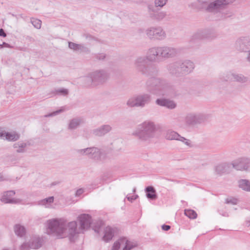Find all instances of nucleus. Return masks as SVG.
<instances>
[{
  "mask_svg": "<svg viewBox=\"0 0 250 250\" xmlns=\"http://www.w3.org/2000/svg\"><path fill=\"white\" fill-rule=\"evenodd\" d=\"M235 0H197L202 9L211 13L218 20H222L233 16L228 9V5Z\"/></svg>",
  "mask_w": 250,
  "mask_h": 250,
  "instance_id": "1",
  "label": "nucleus"
},
{
  "mask_svg": "<svg viewBox=\"0 0 250 250\" xmlns=\"http://www.w3.org/2000/svg\"><path fill=\"white\" fill-rule=\"evenodd\" d=\"M66 221L63 219H54L48 221V234H53L58 238H63L68 235L69 240L74 242L75 236L79 232L77 231V224L76 221L69 222L66 228Z\"/></svg>",
  "mask_w": 250,
  "mask_h": 250,
  "instance_id": "2",
  "label": "nucleus"
},
{
  "mask_svg": "<svg viewBox=\"0 0 250 250\" xmlns=\"http://www.w3.org/2000/svg\"><path fill=\"white\" fill-rule=\"evenodd\" d=\"M159 125L151 120H146L138 125L137 129L132 133L140 142L150 143L154 139L157 138Z\"/></svg>",
  "mask_w": 250,
  "mask_h": 250,
  "instance_id": "3",
  "label": "nucleus"
},
{
  "mask_svg": "<svg viewBox=\"0 0 250 250\" xmlns=\"http://www.w3.org/2000/svg\"><path fill=\"white\" fill-rule=\"evenodd\" d=\"M194 68L193 62L188 60H178L167 66L168 72L172 75L180 77L191 73Z\"/></svg>",
  "mask_w": 250,
  "mask_h": 250,
  "instance_id": "4",
  "label": "nucleus"
},
{
  "mask_svg": "<svg viewBox=\"0 0 250 250\" xmlns=\"http://www.w3.org/2000/svg\"><path fill=\"white\" fill-rule=\"evenodd\" d=\"M145 87L147 91L152 94L164 96L167 94L168 84L163 79L151 77L146 81Z\"/></svg>",
  "mask_w": 250,
  "mask_h": 250,
  "instance_id": "5",
  "label": "nucleus"
},
{
  "mask_svg": "<svg viewBox=\"0 0 250 250\" xmlns=\"http://www.w3.org/2000/svg\"><path fill=\"white\" fill-rule=\"evenodd\" d=\"M148 59L146 56H138L134 62L136 70L146 76H153L158 73V70L153 65L148 64Z\"/></svg>",
  "mask_w": 250,
  "mask_h": 250,
  "instance_id": "6",
  "label": "nucleus"
},
{
  "mask_svg": "<svg viewBox=\"0 0 250 250\" xmlns=\"http://www.w3.org/2000/svg\"><path fill=\"white\" fill-rule=\"evenodd\" d=\"M109 74L104 69L97 70L90 73L84 80L88 86H96L105 83L109 78Z\"/></svg>",
  "mask_w": 250,
  "mask_h": 250,
  "instance_id": "7",
  "label": "nucleus"
},
{
  "mask_svg": "<svg viewBox=\"0 0 250 250\" xmlns=\"http://www.w3.org/2000/svg\"><path fill=\"white\" fill-rule=\"evenodd\" d=\"M76 151L80 155L87 156L90 159L98 162H104L107 158L106 154L96 147L77 149Z\"/></svg>",
  "mask_w": 250,
  "mask_h": 250,
  "instance_id": "8",
  "label": "nucleus"
},
{
  "mask_svg": "<svg viewBox=\"0 0 250 250\" xmlns=\"http://www.w3.org/2000/svg\"><path fill=\"white\" fill-rule=\"evenodd\" d=\"M152 97L149 93H144L131 98L127 101V105L130 107H144L150 103Z\"/></svg>",
  "mask_w": 250,
  "mask_h": 250,
  "instance_id": "9",
  "label": "nucleus"
},
{
  "mask_svg": "<svg viewBox=\"0 0 250 250\" xmlns=\"http://www.w3.org/2000/svg\"><path fill=\"white\" fill-rule=\"evenodd\" d=\"M146 34L150 40L162 41L167 37L166 32L161 26H152L147 28Z\"/></svg>",
  "mask_w": 250,
  "mask_h": 250,
  "instance_id": "10",
  "label": "nucleus"
},
{
  "mask_svg": "<svg viewBox=\"0 0 250 250\" xmlns=\"http://www.w3.org/2000/svg\"><path fill=\"white\" fill-rule=\"evenodd\" d=\"M182 50L180 47H174L171 46H160L161 58L167 59L173 58L179 55Z\"/></svg>",
  "mask_w": 250,
  "mask_h": 250,
  "instance_id": "11",
  "label": "nucleus"
},
{
  "mask_svg": "<svg viewBox=\"0 0 250 250\" xmlns=\"http://www.w3.org/2000/svg\"><path fill=\"white\" fill-rule=\"evenodd\" d=\"M232 167L238 171H250V158L247 157H239L231 163Z\"/></svg>",
  "mask_w": 250,
  "mask_h": 250,
  "instance_id": "12",
  "label": "nucleus"
},
{
  "mask_svg": "<svg viewBox=\"0 0 250 250\" xmlns=\"http://www.w3.org/2000/svg\"><path fill=\"white\" fill-rule=\"evenodd\" d=\"M148 13L150 19L157 21H160L167 16L165 11H158L153 5L148 4L147 6Z\"/></svg>",
  "mask_w": 250,
  "mask_h": 250,
  "instance_id": "13",
  "label": "nucleus"
},
{
  "mask_svg": "<svg viewBox=\"0 0 250 250\" xmlns=\"http://www.w3.org/2000/svg\"><path fill=\"white\" fill-rule=\"evenodd\" d=\"M121 246H124L123 250H130L137 247V245L136 243L128 241L125 237H122L114 243L111 250H119Z\"/></svg>",
  "mask_w": 250,
  "mask_h": 250,
  "instance_id": "14",
  "label": "nucleus"
},
{
  "mask_svg": "<svg viewBox=\"0 0 250 250\" xmlns=\"http://www.w3.org/2000/svg\"><path fill=\"white\" fill-rule=\"evenodd\" d=\"M236 49L241 52H248L250 50V39L249 37H241L235 42Z\"/></svg>",
  "mask_w": 250,
  "mask_h": 250,
  "instance_id": "15",
  "label": "nucleus"
},
{
  "mask_svg": "<svg viewBox=\"0 0 250 250\" xmlns=\"http://www.w3.org/2000/svg\"><path fill=\"white\" fill-rule=\"evenodd\" d=\"M204 40H205V37L203 28H202L198 30L192 34L189 42L192 46H196L198 45L199 41Z\"/></svg>",
  "mask_w": 250,
  "mask_h": 250,
  "instance_id": "16",
  "label": "nucleus"
},
{
  "mask_svg": "<svg viewBox=\"0 0 250 250\" xmlns=\"http://www.w3.org/2000/svg\"><path fill=\"white\" fill-rule=\"evenodd\" d=\"M160 46H155L150 48L146 53V57L150 62H155L160 57Z\"/></svg>",
  "mask_w": 250,
  "mask_h": 250,
  "instance_id": "17",
  "label": "nucleus"
},
{
  "mask_svg": "<svg viewBox=\"0 0 250 250\" xmlns=\"http://www.w3.org/2000/svg\"><path fill=\"white\" fill-rule=\"evenodd\" d=\"M15 194L14 190H9L3 193L0 200L4 203L16 204L21 202L20 199L11 198V197Z\"/></svg>",
  "mask_w": 250,
  "mask_h": 250,
  "instance_id": "18",
  "label": "nucleus"
},
{
  "mask_svg": "<svg viewBox=\"0 0 250 250\" xmlns=\"http://www.w3.org/2000/svg\"><path fill=\"white\" fill-rule=\"evenodd\" d=\"M155 103L157 105L166 107L169 109H174L177 107L176 103L174 101L168 99H157Z\"/></svg>",
  "mask_w": 250,
  "mask_h": 250,
  "instance_id": "19",
  "label": "nucleus"
},
{
  "mask_svg": "<svg viewBox=\"0 0 250 250\" xmlns=\"http://www.w3.org/2000/svg\"><path fill=\"white\" fill-rule=\"evenodd\" d=\"M78 218L81 229L84 230L90 227L92 222L90 215L87 214H83L80 215Z\"/></svg>",
  "mask_w": 250,
  "mask_h": 250,
  "instance_id": "20",
  "label": "nucleus"
},
{
  "mask_svg": "<svg viewBox=\"0 0 250 250\" xmlns=\"http://www.w3.org/2000/svg\"><path fill=\"white\" fill-rule=\"evenodd\" d=\"M112 127L108 125H104L92 130V133L97 136H103L110 132Z\"/></svg>",
  "mask_w": 250,
  "mask_h": 250,
  "instance_id": "21",
  "label": "nucleus"
},
{
  "mask_svg": "<svg viewBox=\"0 0 250 250\" xmlns=\"http://www.w3.org/2000/svg\"><path fill=\"white\" fill-rule=\"evenodd\" d=\"M117 229L110 226H107L104 229V235L103 239L104 241L108 242L110 241L114 236L116 232Z\"/></svg>",
  "mask_w": 250,
  "mask_h": 250,
  "instance_id": "22",
  "label": "nucleus"
},
{
  "mask_svg": "<svg viewBox=\"0 0 250 250\" xmlns=\"http://www.w3.org/2000/svg\"><path fill=\"white\" fill-rule=\"evenodd\" d=\"M203 30L205 40H214L218 36L217 33L215 30L212 28H203Z\"/></svg>",
  "mask_w": 250,
  "mask_h": 250,
  "instance_id": "23",
  "label": "nucleus"
},
{
  "mask_svg": "<svg viewBox=\"0 0 250 250\" xmlns=\"http://www.w3.org/2000/svg\"><path fill=\"white\" fill-rule=\"evenodd\" d=\"M185 121L188 125H197L196 113H188L185 118Z\"/></svg>",
  "mask_w": 250,
  "mask_h": 250,
  "instance_id": "24",
  "label": "nucleus"
},
{
  "mask_svg": "<svg viewBox=\"0 0 250 250\" xmlns=\"http://www.w3.org/2000/svg\"><path fill=\"white\" fill-rule=\"evenodd\" d=\"M83 123V120L81 118H75L70 120L68 128L70 130H74L77 128L79 125Z\"/></svg>",
  "mask_w": 250,
  "mask_h": 250,
  "instance_id": "25",
  "label": "nucleus"
},
{
  "mask_svg": "<svg viewBox=\"0 0 250 250\" xmlns=\"http://www.w3.org/2000/svg\"><path fill=\"white\" fill-rule=\"evenodd\" d=\"M231 166V163H223L219 164L215 167V171L218 174H222L227 172Z\"/></svg>",
  "mask_w": 250,
  "mask_h": 250,
  "instance_id": "26",
  "label": "nucleus"
},
{
  "mask_svg": "<svg viewBox=\"0 0 250 250\" xmlns=\"http://www.w3.org/2000/svg\"><path fill=\"white\" fill-rule=\"evenodd\" d=\"M145 190L148 199L154 200L157 198L156 191L154 187L148 186L146 188Z\"/></svg>",
  "mask_w": 250,
  "mask_h": 250,
  "instance_id": "27",
  "label": "nucleus"
},
{
  "mask_svg": "<svg viewBox=\"0 0 250 250\" xmlns=\"http://www.w3.org/2000/svg\"><path fill=\"white\" fill-rule=\"evenodd\" d=\"M68 47L70 49L75 51H80L82 52H89L87 47L81 44H77L71 42H68Z\"/></svg>",
  "mask_w": 250,
  "mask_h": 250,
  "instance_id": "28",
  "label": "nucleus"
},
{
  "mask_svg": "<svg viewBox=\"0 0 250 250\" xmlns=\"http://www.w3.org/2000/svg\"><path fill=\"white\" fill-rule=\"evenodd\" d=\"M27 145L26 143L21 141L15 143L13 146L16 149V152L18 153H23L26 152V149Z\"/></svg>",
  "mask_w": 250,
  "mask_h": 250,
  "instance_id": "29",
  "label": "nucleus"
},
{
  "mask_svg": "<svg viewBox=\"0 0 250 250\" xmlns=\"http://www.w3.org/2000/svg\"><path fill=\"white\" fill-rule=\"evenodd\" d=\"M238 187L242 190L250 192V181L247 179H240L238 182Z\"/></svg>",
  "mask_w": 250,
  "mask_h": 250,
  "instance_id": "30",
  "label": "nucleus"
},
{
  "mask_svg": "<svg viewBox=\"0 0 250 250\" xmlns=\"http://www.w3.org/2000/svg\"><path fill=\"white\" fill-rule=\"evenodd\" d=\"M179 134L172 130H168L166 131L165 138L167 140H176L179 136Z\"/></svg>",
  "mask_w": 250,
  "mask_h": 250,
  "instance_id": "31",
  "label": "nucleus"
},
{
  "mask_svg": "<svg viewBox=\"0 0 250 250\" xmlns=\"http://www.w3.org/2000/svg\"><path fill=\"white\" fill-rule=\"evenodd\" d=\"M31 249H38L41 247L42 243L39 237H34L28 243Z\"/></svg>",
  "mask_w": 250,
  "mask_h": 250,
  "instance_id": "32",
  "label": "nucleus"
},
{
  "mask_svg": "<svg viewBox=\"0 0 250 250\" xmlns=\"http://www.w3.org/2000/svg\"><path fill=\"white\" fill-rule=\"evenodd\" d=\"M233 73L231 72H227L220 74L219 81L222 82L233 81Z\"/></svg>",
  "mask_w": 250,
  "mask_h": 250,
  "instance_id": "33",
  "label": "nucleus"
},
{
  "mask_svg": "<svg viewBox=\"0 0 250 250\" xmlns=\"http://www.w3.org/2000/svg\"><path fill=\"white\" fill-rule=\"evenodd\" d=\"M14 229L15 233L17 236L22 237L25 235L26 230L23 226L20 224H16L15 225Z\"/></svg>",
  "mask_w": 250,
  "mask_h": 250,
  "instance_id": "34",
  "label": "nucleus"
},
{
  "mask_svg": "<svg viewBox=\"0 0 250 250\" xmlns=\"http://www.w3.org/2000/svg\"><path fill=\"white\" fill-rule=\"evenodd\" d=\"M233 80L240 83H245L248 81V78L242 74L233 73Z\"/></svg>",
  "mask_w": 250,
  "mask_h": 250,
  "instance_id": "35",
  "label": "nucleus"
},
{
  "mask_svg": "<svg viewBox=\"0 0 250 250\" xmlns=\"http://www.w3.org/2000/svg\"><path fill=\"white\" fill-rule=\"evenodd\" d=\"M54 198L50 196L48 198L40 200L38 202L39 205L44 206L46 208H49L51 204L54 202Z\"/></svg>",
  "mask_w": 250,
  "mask_h": 250,
  "instance_id": "36",
  "label": "nucleus"
},
{
  "mask_svg": "<svg viewBox=\"0 0 250 250\" xmlns=\"http://www.w3.org/2000/svg\"><path fill=\"white\" fill-rule=\"evenodd\" d=\"M6 140L10 141H16L19 139L20 137V134L17 133L6 132L4 135Z\"/></svg>",
  "mask_w": 250,
  "mask_h": 250,
  "instance_id": "37",
  "label": "nucleus"
},
{
  "mask_svg": "<svg viewBox=\"0 0 250 250\" xmlns=\"http://www.w3.org/2000/svg\"><path fill=\"white\" fill-rule=\"evenodd\" d=\"M197 124L204 123L208 120V115L204 113H196Z\"/></svg>",
  "mask_w": 250,
  "mask_h": 250,
  "instance_id": "38",
  "label": "nucleus"
},
{
  "mask_svg": "<svg viewBox=\"0 0 250 250\" xmlns=\"http://www.w3.org/2000/svg\"><path fill=\"white\" fill-rule=\"evenodd\" d=\"M177 141H180V142L183 143L184 145H185L186 146H187L188 147H191L192 146V142L190 140L187 139V138L181 136L180 135H179V137H178Z\"/></svg>",
  "mask_w": 250,
  "mask_h": 250,
  "instance_id": "39",
  "label": "nucleus"
},
{
  "mask_svg": "<svg viewBox=\"0 0 250 250\" xmlns=\"http://www.w3.org/2000/svg\"><path fill=\"white\" fill-rule=\"evenodd\" d=\"M185 214L190 219H194L197 218L196 212L192 209H185Z\"/></svg>",
  "mask_w": 250,
  "mask_h": 250,
  "instance_id": "40",
  "label": "nucleus"
},
{
  "mask_svg": "<svg viewBox=\"0 0 250 250\" xmlns=\"http://www.w3.org/2000/svg\"><path fill=\"white\" fill-rule=\"evenodd\" d=\"M30 22L35 28L38 29L41 28L42 21L40 20L34 18H31Z\"/></svg>",
  "mask_w": 250,
  "mask_h": 250,
  "instance_id": "41",
  "label": "nucleus"
},
{
  "mask_svg": "<svg viewBox=\"0 0 250 250\" xmlns=\"http://www.w3.org/2000/svg\"><path fill=\"white\" fill-rule=\"evenodd\" d=\"M55 93L56 94L65 96L68 94V90L65 88H59L55 90Z\"/></svg>",
  "mask_w": 250,
  "mask_h": 250,
  "instance_id": "42",
  "label": "nucleus"
},
{
  "mask_svg": "<svg viewBox=\"0 0 250 250\" xmlns=\"http://www.w3.org/2000/svg\"><path fill=\"white\" fill-rule=\"evenodd\" d=\"M167 1V0H155V7H162L166 5Z\"/></svg>",
  "mask_w": 250,
  "mask_h": 250,
  "instance_id": "43",
  "label": "nucleus"
},
{
  "mask_svg": "<svg viewBox=\"0 0 250 250\" xmlns=\"http://www.w3.org/2000/svg\"><path fill=\"white\" fill-rule=\"evenodd\" d=\"M106 57V55L104 53L95 54L94 58L99 61H104Z\"/></svg>",
  "mask_w": 250,
  "mask_h": 250,
  "instance_id": "44",
  "label": "nucleus"
},
{
  "mask_svg": "<svg viewBox=\"0 0 250 250\" xmlns=\"http://www.w3.org/2000/svg\"><path fill=\"white\" fill-rule=\"evenodd\" d=\"M64 111V109L63 108H61V109H60L59 110H57L55 111H54L51 113H49L47 115H46L45 116V117H52V116H56L58 114H59V113L63 112Z\"/></svg>",
  "mask_w": 250,
  "mask_h": 250,
  "instance_id": "45",
  "label": "nucleus"
},
{
  "mask_svg": "<svg viewBox=\"0 0 250 250\" xmlns=\"http://www.w3.org/2000/svg\"><path fill=\"white\" fill-rule=\"evenodd\" d=\"M238 200L237 199L234 198H227L226 200V203L231 204L232 205H236L237 204Z\"/></svg>",
  "mask_w": 250,
  "mask_h": 250,
  "instance_id": "46",
  "label": "nucleus"
},
{
  "mask_svg": "<svg viewBox=\"0 0 250 250\" xmlns=\"http://www.w3.org/2000/svg\"><path fill=\"white\" fill-rule=\"evenodd\" d=\"M30 249V244L28 243H24L21 246L20 250H29Z\"/></svg>",
  "mask_w": 250,
  "mask_h": 250,
  "instance_id": "47",
  "label": "nucleus"
},
{
  "mask_svg": "<svg viewBox=\"0 0 250 250\" xmlns=\"http://www.w3.org/2000/svg\"><path fill=\"white\" fill-rule=\"evenodd\" d=\"M83 38H84L87 41H90L94 40V37H93L91 35L87 34V33L83 34Z\"/></svg>",
  "mask_w": 250,
  "mask_h": 250,
  "instance_id": "48",
  "label": "nucleus"
},
{
  "mask_svg": "<svg viewBox=\"0 0 250 250\" xmlns=\"http://www.w3.org/2000/svg\"><path fill=\"white\" fill-rule=\"evenodd\" d=\"M138 197V196L137 195H135L132 196H128V195L126 196V198L130 202H132L133 200H136Z\"/></svg>",
  "mask_w": 250,
  "mask_h": 250,
  "instance_id": "49",
  "label": "nucleus"
},
{
  "mask_svg": "<svg viewBox=\"0 0 250 250\" xmlns=\"http://www.w3.org/2000/svg\"><path fill=\"white\" fill-rule=\"evenodd\" d=\"M84 192V189L83 188H79L78 189L75 193L76 196H79L82 195Z\"/></svg>",
  "mask_w": 250,
  "mask_h": 250,
  "instance_id": "50",
  "label": "nucleus"
},
{
  "mask_svg": "<svg viewBox=\"0 0 250 250\" xmlns=\"http://www.w3.org/2000/svg\"><path fill=\"white\" fill-rule=\"evenodd\" d=\"M162 229L163 230H165V231H167L169 229H170V226H169V225H163L162 226Z\"/></svg>",
  "mask_w": 250,
  "mask_h": 250,
  "instance_id": "51",
  "label": "nucleus"
},
{
  "mask_svg": "<svg viewBox=\"0 0 250 250\" xmlns=\"http://www.w3.org/2000/svg\"><path fill=\"white\" fill-rule=\"evenodd\" d=\"M5 134V130H4L2 128L0 127V138L4 137Z\"/></svg>",
  "mask_w": 250,
  "mask_h": 250,
  "instance_id": "52",
  "label": "nucleus"
},
{
  "mask_svg": "<svg viewBox=\"0 0 250 250\" xmlns=\"http://www.w3.org/2000/svg\"><path fill=\"white\" fill-rule=\"evenodd\" d=\"M0 36L3 37H6V34L4 32V30L2 28L0 29Z\"/></svg>",
  "mask_w": 250,
  "mask_h": 250,
  "instance_id": "53",
  "label": "nucleus"
},
{
  "mask_svg": "<svg viewBox=\"0 0 250 250\" xmlns=\"http://www.w3.org/2000/svg\"><path fill=\"white\" fill-rule=\"evenodd\" d=\"M2 44H3V46L5 47H7V48H12V46L11 45H10L9 44L6 43L5 42H3L2 43Z\"/></svg>",
  "mask_w": 250,
  "mask_h": 250,
  "instance_id": "54",
  "label": "nucleus"
},
{
  "mask_svg": "<svg viewBox=\"0 0 250 250\" xmlns=\"http://www.w3.org/2000/svg\"><path fill=\"white\" fill-rule=\"evenodd\" d=\"M248 54L246 57L247 61L250 63V50L248 51Z\"/></svg>",
  "mask_w": 250,
  "mask_h": 250,
  "instance_id": "55",
  "label": "nucleus"
},
{
  "mask_svg": "<svg viewBox=\"0 0 250 250\" xmlns=\"http://www.w3.org/2000/svg\"><path fill=\"white\" fill-rule=\"evenodd\" d=\"M246 225L248 227H250V221H248L246 223Z\"/></svg>",
  "mask_w": 250,
  "mask_h": 250,
  "instance_id": "56",
  "label": "nucleus"
},
{
  "mask_svg": "<svg viewBox=\"0 0 250 250\" xmlns=\"http://www.w3.org/2000/svg\"><path fill=\"white\" fill-rule=\"evenodd\" d=\"M4 180V178L3 176L1 175H0V182Z\"/></svg>",
  "mask_w": 250,
  "mask_h": 250,
  "instance_id": "57",
  "label": "nucleus"
},
{
  "mask_svg": "<svg viewBox=\"0 0 250 250\" xmlns=\"http://www.w3.org/2000/svg\"><path fill=\"white\" fill-rule=\"evenodd\" d=\"M3 47V44H0V49H1Z\"/></svg>",
  "mask_w": 250,
  "mask_h": 250,
  "instance_id": "58",
  "label": "nucleus"
},
{
  "mask_svg": "<svg viewBox=\"0 0 250 250\" xmlns=\"http://www.w3.org/2000/svg\"><path fill=\"white\" fill-rule=\"evenodd\" d=\"M135 191H136V188H134L133 189V192H134H134H135Z\"/></svg>",
  "mask_w": 250,
  "mask_h": 250,
  "instance_id": "59",
  "label": "nucleus"
},
{
  "mask_svg": "<svg viewBox=\"0 0 250 250\" xmlns=\"http://www.w3.org/2000/svg\"><path fill=\"white\" fill-rule=\"evenodd\" d=\"M95 231H96L97 233H99V231L97 230H95Z\"/></svg>",
  "mask_w": 250,
  "mask_h": 250,
  "instance_id": "60",
  "label": "nucleus"
}]
</instances>
